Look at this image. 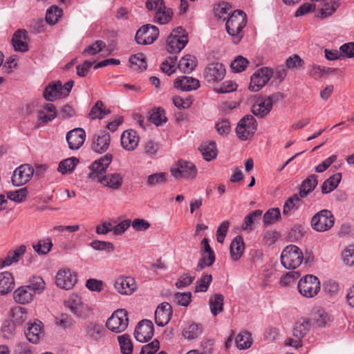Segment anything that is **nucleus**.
Wrapping results in <instances>:
<instances>
[{"instance_id":"obj_7","label":"nucleus","mask_w":354,"mask_h":354,"mask_svg":"<svg viewBox=\"0 0 354 354\" xmlns=\"http://www.w3.org/2000/svg\"><path fill=\"white\" fill-rule=\"evenodd\" d=\"M170 172L176 179H193L196 176L197 169L192 162L180 160L170 169Z\"/></svg>"},{"instance_id":"obj_3","label":"nucleus","mask_w":354,"mask_h":354,"mask_svg":"<svg viewBox=\"0 0 354 354\" xmlns=\"http://www.w3.org/2000/svg\"><path fill=\"white\" fill-rule=\"evenodd\" d=\"M129 325L128 313L125 309H118L107 319L106 326L115 333H120L126 330Z\"/></svg>"},{"instance_id":"obj_53","label":"nucleus","mask_w":354,"mask_h":354,"mask_svg":"<svg viewBox=\"0 0 354 354\" xmlns=\"http://www.w3.org/2000/svg\"><path fill=\"white\" fill-rule=\"evenodd\" d=\"M26 286H29L35 295L40 294L45 288V282L40 277H33Z\"/></svg>"},{"instance_id":"obj_50","label":"nucleus","mask_w":354,"mask_h":354,"mask_svg":"<svg viewBox=\"0 0 354 354\" xmlns=\"http://www.w3.org/2000/svg\"><path fill=\"white\" fill-rule=\"evenodd\" d=\"M201 333V327L198 324H192L185 328L183 335L186 339H194L197 338Z\"/></svg>"},{"instance_id":"obj_10","label":"nucleus","mask_w":354,"mask_h":354,"mask_svg":"<svg viewBox=\"0 0 354 354\" xmlns=\"http://www.w3.org/2000/svg\"><path fill=\"white\" fill-rule=\"evenodd\" d=\"M112 160L113 155L108 153L94 161L89 166L91 172L88 174V178L93 180H97L104 175L103 173L105 172Z\"/></svg>"},{"instance_id":"obj_39","label":"nucleus","mask_w":354,"mask_h":354,"mask_svg":"<svg viewBox=\"0 0 354 354\" xmlns=\"http://www.w3.org/2000/svg\"><path fill=\"white\" fill-rule=\"evenodd\" d=\"M197 66L196 57L191 55H187L181 58L178 64L179 69L184 73H191Z\"/></svg>"},{"instance_id":"obj_26","label":"nucleus","mask_w":354,"mask_h":354,"mask_svg":"<svg viewBox=\"0 0 354 354\" xmlns=\"http://www.w3.org/2000/svg\"><path fill=\"white\" fill-rule=\"evenodd\" d=\"M174 86L183 91H190L196 90L200 86V82L194 77L183 76L176 79L174 82Z\"/></svg>"},{"instance_id":"obj_8","label":"nucleus","mask_w":354,"mask_h":354,"mask_svg":"<svg viewBox=\"0 0 354 354\" xmlns=\"http://www.w3.org/2000/svg\"><path fill=\"white\" fill-rule=\"evenodd\" d=\"M158 35V27L151 24H145L138 30L135 39L138 44L149 45L153 44Z\"/></svg>"},{"instance_id":"obj_43","label":"nucleus","mask_w":354,"mask_h":354,"mask_svg":"<svg viewBox=\"0 0 354 354\" xmlns=\"http://www.w3.org/2000/svg\"><path fill=\"white\" fill-rule=\"evenodd\" d=\"M301 203V197L299 194H294L291 197L288 198L285 202L283 207V214L284 215H288L291 210H295L299 208Z\"/></svg>"},{"instance_id":"obj_17","label":"nucleus","mask_w":354,"mask_h":354,"mask_svg":"<svg viewBox=\"0 0 354 354\" xmlns=\"http://www.w3.org/2000/svg\"><path fill=\"white\" fill-rule=\"evenodd\" d=\"M172 316V307L170 304L163 302L160 304L155 311L156 324L162 327L168 324Z\"/></svg>"},{"instance_id":"obj_52","label":"nucleus","mask_w":354,"mask_h":354,"mask_svg":"<svg viewBox=\"0 0 354 354\" xmlns=\"http://www.w3.org/2000/svg\"><path fill=\"white\" fill-rule=\"evenodd\" d=\"M248 64L249 62L246 58L239 55L231 62L230 66L232 71L241 73L245 71Z\"/></svg>"},{"instance_id":"obj_34","label":"nucleus","mask_w":354,"mask_h":354,"mask_svg":"<svg viewBox=\"0 0 354 354\" xmlns=\"http://www.w3.org/2000/svg\"><path fill=\"white\" fill-rule=\"evenodd\" d=\"M199 150L207 161H210L217 156L218 151L214 141L204 142L201 145Z\"/></svg>"},{"instance_id":"obj_6","label":"nucleus","mask_w":354,"mask_h":354,"mask_svg":"<svg viewBox=\"0 0 354 354\" xmlns=\"http://www.w3.org/2000/svg\"><path fill=\"white\" fill-rule=\"evenodd\" d=\"M257 121L251 115H245L238 123L236 132L239 139L246 140L253 136L257 130Z\"/></svg>"},{"instance_id":"obj_22","label":"nucleus","mask_w":354,"mask_h":354,"mask_svg":"<svg viewBox=\"0 0 354 354\" xmlns=\"http://www.w3.org/2000/svg\"><path fill=\"white\" fill-rule=\"evenodd\" d=\"M28 34L26 30L19 29L13 35L12 38V44L15 50L19 52H26L28 50V46L26 42Z\"/></svg>"},{"instance_id":"obj_44","label":"nucleus","mask_w":354,"mask_h":354,"mask_svg":"<svg viewBox=\"0 0 354 354\" xmlns=\"http://www.w3.org/2000/svg\"><path fill=\"white\" fill-rule=\"evenodd\" d=\"M62 15V10L57 6H52L46 12V21L50 25L55 24Z\"/></svg>"},{"instance_id":"obj_49","label":"nucleus","mask_w":354,"mask_h":354,"mask_svg":"<svg viewBox=\"0 0 354 354\" xmlns=\"http://www.w3.org/2000/svg\"><path fill=\"white\" fill-rule=\"evenodd\" d=\"M122 354H131L133 351V344L128 335H122L118 337Z\"/></svg>"},{"instance_id":"obj_42","label":"nucleus","mask_w":354,"mask_h":354,"mask_svg":"<svg viewBox=\"0 0 354 354\" xmlns=\"http://www.w3.org/2000/svg\"><path fill=\"white\" fill-rule=\"evenodd\" d=\"M52 247L53 243L50 238L41 239L32 246L35 252L39 255H45L48 254L51 250Z\"/></svg>"},{"instance_id":"obj_2","label":"nucleus","mask_w":354,"mask_h":354,"mask_svg":"<svg viewBox=\"0 0 354 354\" xmlns=\"http://www.w3.org/2000/svg\"><path fill=\"white\" fill-rule=\"evenodd\" d=\"M304 259L301 250L295 245H290L285 248L281 254L282 266L288 270L299 267Z\"/></svg>"},{"instance_id":"obj_62","label":"nucleus","mask_w":354,"mask_h":354,"mask_svg":"<svg viewBox=\"0 0 354 354\" xmlns=\"http://www.w3.org/2000/svg\"><path fill=\"white\" fill-rule=\"evenodd\" d=\"M314 319L319 327H325L330 320V316L323 310H318L314 315Z\"/></svg>"},{"instance_id":"obj_41","label":"nucleus","mask_w":354,"mask_h":354,"mask_svg":"<svg viewBox=\"0 0 354 354\" xmlns=\"http://www.w3.org/2000/svg\"><path fill=\"white\" fill-rule=\"evenodd\" d=\"M78 162L79 160L75 157L64 159L59 162L57 170L62 174L71 173L73 171Z\"/></svg>"},{"instance_id":"obj_30","label":"nucleus","mask_w":354,"mask_h":354,"mask_svg":"<svg viewBox=\"0 0 354 354\" xmlns=\"http://www.w3.org/2000/svg\"><path fill=\"white\" fill-rule=\"evenodd\" d=\"M15 281L12 274L9 272L0 273V295H6L12 290Z\"/></svg>"},{"instance_id":"obj_48","label":"nucleus","mask_w":354,"mask_h":354,"mask_svg":"<svg viewBox=\"0 0 354 354\" xmlns=\"http://www.w3.org/2000/svg\"><path fill=\"white\" fill-rule=\"evenodd\" d=\"M212 281V274H204L196 283L195 292H206Z\"/></svg>"},{"instance_id":"obj_15","label":"nucleus","mask_w":354,"mask_h":354,"mask_svg":"<svg viewBox=\"0 0 354 354\" xmlns=\"http://www.w3.org/2000/svg\"><path fill=\"white\" fill-rule=\"evenodd\" d=\"M114 287L120 294L129 295L136 290V283L132 277L120 276L115 279Z\"/></svg>"},{"instance_id":"obj_27","label":"nucleus","mask_w":354,"mask_h":354,"mask_svg":"<svg viewBox=\"0 0 354 354\" xmlns=\"http://www.w3.org/2000/svg\"><path fill=\"white\" fill-rule=\"evenodd\" d=\"M65 306L75 315L80 317L83 313V301L77 294H72L64 302Z\"/></svg>"},{"instance_id":"obj_12","label":"nucleus","mask_w":354,"mask_h":354,"mask_svg":"<svg viewBox=\"0 0 354 354\" xmlns=\"http://www.w3.org/2000/svg\"><path fill=\"white\" fill-rule=\"evenodd\" d=\"M34 174L33 168L28 164L21 165L17 168L12 177L14 186L19 187L28 183Z\"/></svg>"},{"instance_id":"obj_28","label":"nucleus","mask_w":354,"mask_h":354,"mask_svg":"<svg viewBox=\"0 0 354 354\" xmlns=\"http://www.w3.org/2000/svg\"><path fill=\"white\" fill-rule=\"evenodd\" d=\"M188 42L187 37L183 39L175 37L173 35H169L167 39V50L169 53H179Z\"/></svg>"},{"instance_id":"obj_20","label":"nucleus","mask_w":354,"mask_h":354,"mask_svg":"<svg viewBox=\"0 0 354 354\" xmlns=\"http://www.w3.org/2000/svg\"><path fill=\"white\" fill-rule=\"evenodd\" d=\"M139 142V136L133 129L124 131L121 136V145L125 150L133 151Z\"/></svg>"},{"instance_id":"obj_33","label":"nucleus","mask_w":354,"mask_h":354,"mask_svg":"<svg viewBox=\"0 0 354 354\" xmlns=\"http://www.w3.org/2000/svg\"><path fill=\"white\" fill-rule=\"evenodd\" d=\"M61 82L48 84L44 91V97L47 101H54L56 99L63 97L60 92Z\"/></svg>"},{"instance_id":"obj_40","label":"nucleus","mask_w":354,"mask_h":354,"mask_svg":"<svg viewBox=\"0 0 354 354\" xmlns=\"http://www.w3.org/2000/svg\"><path fill=\"white\" fill-rule=\"evenodd\" d=\"M149 120L156 126L167 122L165 110L160 107L156 108L149 112Z\"/></svg>"},{"instance_id":"obj_57","label":"nucleus","mask_w":354,"mask_h":354,"mask_svg":"<svg viewBox=\"0 0 354 354\" xmlns=\"http://www.w3.org/2000/svg\"><path fill=\"white\" fill-rule=\"evenodd\" d=\"M339 7V3L336 1H330L325 3L320 9L319 17L326 18L331 15Z\"/></svg>"},{"instance_id":"obj_60","label":"nucleus","mask_w":354,"mask_h":354,"mask_svg":"<svg viewBox=\"0 0 354 354\" xmlns=\"http://www.w3.org/2000/svg\"><path fill=\"white\" fill-rule=\"evenodd\" d=\"M90 245L95 250H105L107 251L108 252H113L115 249L113 244L109 241L95 240L92 241L90 243Z\"/></svg>"},{"instance_id":"obj_1","label":"nucleus","mask_w":354,"mask_h":354,"mask_svg":"<svg viewBox=\"0 0 354 354\" xmlns=\"http://www.w3.org/2000/svg\"><path fill=\"white\" fill-rule=\"evenodd\" d=\"M246 15L240 10H236L228 17L225 24L227 33L234 39V43L237 44L241 39L240 33L246 25Z\"/></svg>"},{"instance_id":"obj_4","label":"nucleus","mask_w":354,"mask_h":354,"mask_svg":"<svg viewBox=\"0 0 354 354\" xmlns=\"http://www.w3.org/2000/svg\"><path fill=\"white\" fill-rule=\"evenodd\" d=\"M335 218L330 211L322 209L311 219V226L317 232H326L334 225Z\"/></svg>"},{"instance_id":"obj_56","label":"nucleus","mask_w":354,"mask_h":354,"mask_svg":"<svg viewBox=\"0 0 354 354\" xmlns=\"http://www.w3.org/2000/svg\"><path fill=\"white\" fill-rule=\"evenodd\" d=\"M281 212L279 208L268 209L263 215V223L268 225L276 222L280 217Z\"/></svg>"},{"instance_id":"obj_25","label":"nucleus","mask_w":354,"mask_h":354,"mask_svg":"<svg viewBox=\"0 0 354 354\" xmlns=\"http://www.w3.org/2000/svg\"><path fill=\"white\" fill-rule=\"evenodd\" d=\"M35 294L29 286H23L16 289L13 293L15 301L21 304H27L30 303Z\"/></svg>"},{"instance_id":"obj_21","label":"nucleus","mask_w":354,"mask_h":354,"mask_svg":"<svg viewBox=\"0 0 354 354\" xmlns=\"http://www.w3.org/2000/svg\"><path fill=\"white\" fill-rule=\"evenodd\" d=\"M97 181L113 190H118L122 185L123 177L119 173H113L103 175Z\"/></svg>"},{"instance_id":"obj_63","label":"nucleus","mask_w":354,"mask_h":354,"mask_svg":"<svg viewBox=\"0 0 354 354\" xmlns=\"http://www.w3.org/2000/svg\"><path fill=\"white\" fill-rule=\"evenodd\" d=\"M342 259L348 266L354 265V245H350L343 251Z\"/></svg>"},{"instance_id":"obj_45","label":"nucleus","mask_w":354,"mask_h":354,"mask_svg":"<svg viewBox=\"0 0 354 354\" xmlns=\"http://www.w3.org/2000/svg\"><path fill=\"white\" fill-rule=\"evenodd\" d=\"M12 317V322L16 325H21L27 319V313L26 310L21 306H16L12 308L10 312Z\"/></svg>"},{"instance_id":"obj_51","label":"nucleus","mask_w":354,"mask_h":354,"mask_svg":"<svg viewBox=\"0 0 354 354\" xmlns=\"http://www.w3.org/2000/svg\"><path fill=\"white\" fill-rule=\"evenodd\" d=\"M167 182V174L165 172H158L149 175L147 183L150 187L164 184Z\"/></svg>"},{"instance_id":"obj_46","label":"nucleus","mask_w":354,"mask_h":354,"mask_svg":"<svg viewBox=\"0 0 354 354\" xmlns=\"http://www.w3.org/2000/svg\"><path fill=\"white\" fill-rule=\"evenodd\" d=\"M172 11L165 6L164 8L158 10L155 14V21L159 24H167L172 17Z\"/></svg>"},{"instance_id":"obj_16","label":"nucleus","mask_w":354,"mask_h":354,"mask_svg":"<svg viewBox=\"0 0 354 354\" xmlns=\"http://www.w3.org/2000/svg\"><path fill=\"white\" fill-rule=\"evenodd\" d=\"M110 142L109 133L106 131H100L93 136L91 148L95 152L102 153L108 149Z\"/></svg>"},{"instance_id":"obj_54","label":"nucleus","mask_w":354,"mask_h":354,"mask_svg":"<svg viewBox=\"0 0 354 354\" xmlns=\"http://www.w3.org/2000/svg\"><path fill=\"white\" fill-rule=\"evenodd\" d=\"M27 194L28 189L26 187H23L14 192H8L6 193L8 199L17 203L23 202L26 198Z\"/></svg>"},{"instance_id":"obj_24","label":"nucleus","mask_w":354,"mask_h":354,"mask_svg":"<svg viewBox=\"0 0 354 354\" xmlns=\"http://www.w3.org/2000/svg\"><path fill=\"white\" fill-rule=\"evenodd\" d=\"M272 110L270 102L264 97H259L252 106V113L259 118H263L268 115Z\"/></svg>"},{"instance_id":"obj_61","label":"nucleus","mask_w":354,"mask_h":354,"mask_svg":"<svg viewBox=\"0 0 354 354\" xmlns=\"http://www.w3.org/2000/svg\"><path fill=\"white\" fill-rule=\"evenodd\" d=\"M57 117V114L53 113V115H49L46 113L44 110H39L37 111V122L36 127H40L46 124V123L51 122Z\"/></svg>"},{"instance_id":"obj_5","label":"nucleus","mask_w":354,"mask_h":354,"mask_svg":"<svg viewBox=\"0 0 354 354\" xmlns=\"http://www.w3.org/2000/svg\"><path fill=\"white\" fill-rule=\"evenodd\" d=\"M297 287L301 295L311 298L317 295L320 290V283L317 277L308 274L300 279Z\"/></svg>"},{"instance_id":"obj_38","label":"nucleus","mask_w":354,"mask_h":354,"mask_svg":"<svg viewBox=\"0 0 354 354\" xmlns=\"http://www.w3.org/2000/svg\"><path fill=\"white\" fill-rule=\"evenodd\" d=\"M342 179V174L336 173L326 179L322 185V194H328L333 191L339 185Z\"/></svg>"},{"instance_id":"obj_58","label":"nucleus","mask_w":354,"mask_h":354,"mask_svg":"<svg viewBox=\"0 0 354 354\" xmlns=\"http://www.w3.org/2000/svg\"><path fill=\"white\" fill-rule=\"evenodd\" d=\"M16 324L11 320H6L1 327V332L4 338L10 339L16 331Z\"/></svg>"},{"instance_id":"obj_13","label":"nucleus","mask_w":354,"mask_h":354,"mask_svg":"<svg viewBox=\"0 0 354 354\" xmlns=\"http://www.w3.org/2000/svg\"><path fill=\"white\" fill-rule=\"evenodd\" d=\"M225 68L219 62L209 64L204 71V77L208 82L214 83L221 81L225 75Z\"/></svg>"},{"instance_id":"obj_23","label":"nucleus","mask_w":354,"mask_h":354,"mask_svg":"<svg viewBox=\"0 0 354 354\" xmlns=\"http://www.w3.org/2000/svg\"><path fill=\"white\" fill-rule=\"evenodd\" d=\"M103 326L95 322H89L84 326L85 337L91 341H100L103 335Z\"/></svg>"},{"instance_id":"obj_59","label":"nucleus","mask_w":354,"mask_h":354,"mask_svg":"<svg viewBox=\"0 0 354 354\" xmlns=\"http://www.w3.org/2000/svg\"><path fill=\"white\" fill-rule=\"evenodd\" d=\"M129 62L132 66H137L141 70L147 68V64L146 62V57L143 53H138L131 55Z\"/></svg>"},{"instance_id":"obj_36","label":"nucleus","mask_w":354,"mask_h":354,"mask_svg":"<svg viewBox=\"0 0 354 354\" xmlns=\"http://www.w3.org/2000/svg\"><path fill=\"white\" fill-rule=\"evenodd\" d=\"M26 252V246L25 245H21L17 247L15 250L9 251L3 261V266H10L13 263L18 262Z\"/></svg>"},{"instance_id":"obj_37","label":"nucleus","mask_w":354,"mask_h":354,"mask_svg":"<svg viewBox=\"0 0 354 354\" xmlns=\"http://www.w3.org/2000/svg\"><path fill=\"white\" fill-rule=\"evenodd\" d=\"M224 297L221 294L212 295L209 299V308L214 316H216L223 310Z\"/></svg>"},{"instance_id":"obj_31","label":"nucleus","mask_w":354,"mask_h":354,"mask_svg":"<svg viewBox=\"0 0 354 354\" xmlns=\"http://www.w3.org/2000/svg\"><path fill=\"white\" fill-rule=\"evenodd\" d=\"M245 250V244L241 236H236L230 244V255L233 261L239 260Z\"/></svg>"},{"instance_id":"obj_14","label":"nucleus","mask_w":354,"mask_h":354,"mask_svg":"<svg viewBox=\"0 0 354 354\" xmlns=\"http://www.w3.org/2000/svg\"><path fill=\"white\" fill-rule=\"evenodd\" d=\"M77 281L76 274L69 269L59 270L55 277L56 285L65 290L71 289Z\"/></svg>"},{"instance_id":"obj_9","label":"nucleus","mask_w":354,"mask_h":354,"mask_svg":"<svg viewBox=\"0 0 354 354\" xmlns=\"http://www.w3.org/2000/svg\"><path fill=\"white\" fill-rule=\"evenodd\" d=\"M273 75V71L268 67L258 69L251 77L249 89L251 91H259L263 87Z\"/></svg>"},{"instance_id":"obj_29","label":"nucleus","mask_w":354,"mask_h":354,"mask_svg":"<svg viewBox=\"0 0 354 354\" xmlns=\"http://www.w3.org/2000/svg\"><path fill=\"white\" fill-rule=\"evenodd\" d=\"M318 184L317 176L315 174L309 176L305 179L300 187L299 196L301 198L306 197L310 192H312Z\"/></svg>"},{"instance_id":"obj_47","label":"nucleus","mask_w":354,"mask_h":354,"mask_svg":"<svg viewBox=\"0 0 354 354\" xmlns=\"http://www.w3.org/2000/svg\"><path fill=\"white\" fill-rule=\"evenodd\" d=\"M235 342L239 349L250 348L252 343L250 333L247 331L239 333L235 339Z\"/></svg>"},{"instance_id":"obj_11","label":"nucleus","mask_w":354,"mask_h":354,"mask_svg":"<svg viewBox=\"0 0 354 354\" xmlns=\"http://www.w3.org/2000/svg\"><path fill=\"white\" fill-rule=\"evenodd\" d=\"M154 333V326L151 321L143 319L136 326L134 331L136 339L140 342L149 341Z\"/></svg>"},{"instance_id":"obj_19","label":"nucleus","mask_w":354,"mask_h":354,"mask_svg":"<svg viewBox=\"0 0 354 354\" xmlns=\"http://www.w3.org/2000/svg\"><path fill=\"white\" fill-rule=\"evenodd\" d=\"M24 333L27 339L30 343L37 344L43 334L42 322L37 320L33 323H28Z\"/></svg>"},{"instance_id":"obj_64","label":"nucleus","mask_w":354,"mask_h":354,"mask_svg":"<svg viewBox=\"0 0 354 354\" xmlns=\"http://www.w3.org/2000/svg\"><path fill=\"white\" fill-rule=\"evenodd\" d=\"M159 348L160 342L156 339L151 343L144 345L141 348L140 354H154L158 351Z\"/></svg>"},{"instance_id":"obj_55","label":"nucleus","mask_w":354,"mask_h":354,"mask_svg":"<svg viewBox=\"0 0 354 354\" xmlns=\"http://www.w3.org/2000/svg\"><path fill=\"white\" fill-rule=\"evenodd\" d=\"M106 47V44L102 40H97L91 45L88 46L84 50L82 54L84 55H95L102 51Z\"/></svg>"},{"instance_id":"obj_32","label":"nucleus","mask_w":354,"mask_h":354,"mask_svg":"<svg viewBox=\"0 0 354 354\" xmlns=\"http://www.w3.org/2000/svg\"><path fill=\"white\" fill-rule=\"evenodd\" d=\"M263 212L260 209H256L247 214L241 225V230L245 231H252L254 230V223L260 220Z\"/></svg>"},{"instance_id":"obj_35","label":"nucleus","mask_w":354,"mask_h":354,"mask_svg":"<svg viewBox=\"0 0 354 354\" xmlns=\"http://www.w3.org/2000/svg\"><path fill=\"white\" fill-rule=\"evenodd\" d=\"M310 322L304 318L299 319L294 325L292 335L295 338L302 339L309 331Z\"/></svg>"},{"instance_id":"obj_18","label":"nucleus","mask_w":354,"mask_h":354,"mask_svg":"<svg viewBox=\"0 0 354 354\" xmlns=\"http://www.w3.org/2000/svg\"><path fill=\"white\" fill-rule=\"evenodd\" d=\"M86 139V133L82 128H76L66 134V140L71 149H80L84 144Z\"/></svg>"}]
</instances>
